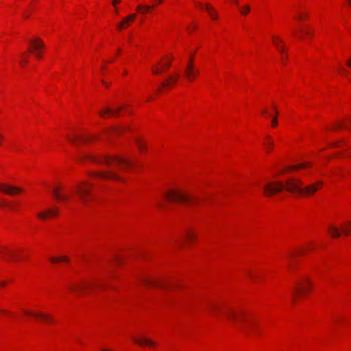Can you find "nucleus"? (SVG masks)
<instances>
[{"label": "nucleus", "instance_id": "4", "mask_svg": "<svg viewBox=\"0 0 351 351\" xmlns=\"http://www.w3.org/2000/svg\"><path fill=\"white\" fill-rule=\"evenodd\" d=\"M167 199L173 202H182L189 204H196L199 202L197 197H193L178 189H171L165 194Z\"/></svg>", "mask_w": 351, "mask_h": 351}, {"label": "nucleus", "instance_id": "58", "mask_svg": "<svg viewBox=\"0 0 351 351\" xmlns=\"http://www.w3.org/2000/svg\"><path fill=\"white\" fill-rule=\"evenodd\" d=\"M298 19H302V16H300L298 17Z\"/></svg>", "mask_w": 351, "mask_h": 351}, {"label": "nucleus", "instance_id": "45", "mask_svg": "<svg viewBox=\"0 0 351 351\" xmlns=\"http://www.w3.org/2000/svg\"><path fill=\"white\" fill-rule=\"evenodd\" d=\"M274 112H276V114H278V110H276V108L274 106Z\"/></svg>", "mask_w": 351, "mask_h": 351}, {"label": "nucleus", "instance_id": "20", "mask_svg": "<svg viewBox=\"0 0 351 351\" xmlns=\"http://www.w3.org/2000/svg\"><path fill=\"white\" fill-rule=\"evenodd\" d=\"M328 232L333 238L339 237L341 235L339 228L333 226H330Z\"/></svg>", "mask_w": 351, "mask_h": 351}, {"label": "nucleus", "instance_id": "38", "mask_svg": "<svg viewBox=\"0 0 351 351\" xmlns=\"http://www.w3.org/2000/svg\"><path fill=\"white\" fill-rule=\"evenodd\" d=\"M37 58L41 57V50L33 53Z\"/></svg>", "mask_w": 351, "mask_h": 351}, {"label": "nucleus", "instance_id": "19", "mask_svg": "<svg viewBox=\"0 0 351 351\" xmlns=\"http://www.w3.org/2000/svg\"><path fill=\"white\" fill-rule=\"evenodd\" d=\"M59 191H60L59 188H55L53 189V197L57 199H63L65 201L68 200L69 196L66 195H61V194H60Z\"/></svg>", "mask_w": 351, "mask_h": 351}, {"label": "nucleus", "instance_id": "43", "mask_svg": "<svg viewBox=\"0 0 351 351\" xmlns=\"http://www.w3.org/2000/svg\"><path fill=\"white\" fill-rule=\"evenodd\" d=\"M3 138V135L0 134V144L2 143Z\"/></svg>", "mask_w": 351, "mask_h": 351}, {"label": "nucleus", "instance_id": "60", "mask_svg": "<svg viewBox=\"0 0 351 351\" xmlns=\"http://www.w3.org/2000/svg\"><path fill=\"white\" fill-rule=\"evenodd\" d=\"M118 264H120V262L119 260L117 261Z\"/></svg>", "mask_w": 351, "mask_h": 351}, {"label": "nucleus", "instance_id": "44", "mask_svg": "<svg viewBox=\"0 0 351 351\" xmlns=\"http://www.w3.org/2000/svg\"><path fill=\"white\" fill-rule=\"evenodd\" d=\"M274 112H276V114H278V110H276V108L274 106Z\"/></svg>", "mask_w": 351, "mask_h": 351}, {"label": "nucleus", "instance_id": "49", "mask_svg": "<svg viewBox=\"0 0 351 351\" xmlns=\"http://www.w3.org/2000/svg\"><path fill=\"white\" fill-rule=\"evenodd\" d=\"M263 114H266V113H267V110H264L263 111Z\"/></svg>", "mask_w": 351, "mask_h": 351}, {"label": "nucleus", "instance_id": "2", "mask_svg": "<svg viewBox=\"0 0 351 351\" xmlns=\"http://www.w3.org/2000/svg\"><path fill=\"white\" fill-rule=\"evenodd\" d=\"M84 158L94 162L104 165L107 168L101 171L91 172L90 173V176L106 180H116L122 182H124L125 180L118 175L117 169L125 170L127 167L133 165L131 160L120 156L86 155Z\"/></svg>", "mask_w": 351, "mask_h": 351}, {"label": "nucleus", "instance_id": "31", "mask_svg": "<svg viewBox=\"0 0 351 351\" xmlns=\"http://www.w3.org/2000/svg\"><path fill=\"white\" fill-rule=\"evenodd\" d=\"M172 60H173V58L171 57L170 59L169 60V61H167V62L164 64L163 66L166 69H169L171 66V62L172 61Z\"/></svg>", "mask_w": 351, "mask_h": 351}, {"label": "nucleus", "instance_id": "35", "mask_svg": "<svg viewBox=\"0 0 351 351\" xmlns=\"http://www.w3.org/2000/svg\"><path fill=\"white\" fill-rule=\"evenodd\" d=\"M265 145L268 146V147H270V148H271L274 146L273 142L270 141L269 139L267 142H265Z\"/></svg>", "mask_w": 351, "mask_h": 351}, {"label": "nucleus", "instance_id": "25", "mask_svg": "<svg viewBox=\"0 0 351 351\" xmlns=\"http://www.w3.org/2000/svg\"><path fill=\"white\" fill-rule=\"evenodd\" d=\"M310 165H311L309 163H308V162H304V163H301L300 165H296L291 166L289 167V169L290 170H297V169H299L302 168V167H308Z\"/></svg>", "mask_w": 351, "mask_h": 351}, {"label": "nucleus", "instance_id": "23", "mask_svg": "<svg viewBox=\"0 0 351 351\" xmlns=\"http://www.w3.org/2000/svg\"><path fill=\"white\" fill-rule=\"evenodd\" d=\"M205 9L206 10H208V14L210 15V16L213 19H217V14L213 11V8L211 7V5H210L209 4H206L205 5Z\"/></svg>", "mask_w": 351, "mask_h": 351}, {"label": "nucleus", "instance_id": "50", "mask_svg": "<svg viewBox=\"0 0 351 351\" xmlns=\"http://www.w3.org/2000/svg\"><path fill=\"white\" fill-rule=\"evenodd\" d=\"M166 85H167V83H165V82H163V83L162 84V86H165Z\"/></svg>", "mask_w": 351, "mask_h": 351}, {"label": "nucleus", "instance_id": "13", "mask_svg": "<svg viewBox=\"0 0 351 351\" xmlns=\"http://www.w3.org/2000/svg\"><path fill=\"white\" fill-rule=\"evenodd\" d=\"M143 283L147 286H154V287H160L162 289H169V286L165 285V283L160 282V281H156V280H154L152 279H149V278L144 279Z\"/></svg>", "mask_w": 351, "mask_h": 351}, {"label": "nucleus", "instance_id": "29", "mask_svg": "<svg viewBox=\"0 0 351 351\" xmlns=\"http://www.w3.org/2000/svg\"><path fill=\"white\" fill-rule=\"evenodd\" d=\"M179 77H180V74L179 73H176L173 76H170L168 78L167 83H176L178 81V80L179 79Z\"/></svg>", "mask_w": 351, "mask_h": 351}, {"label": "nucleus", "instance_id": "56", "mask_svg": "<svg viewBox=\"0 0 351 351\" xmlns=\"http://www.w3.org/2000/svg\"><path fill=\"white\" fill-rule=\"evenodd\" d=\"M4 254V252L2 250H0V254Z\"/></svg>", "mask_w": 351, "mask_h": 351}, {"label": "nucleus", "instance_id": "15", "mask_svg": "<svg viewBox=\"0 0 351 351\" xmlns=\"http://www.w3.org/2000/svg\"><path fill=\"white\" fill-rule=\"evenodd\" d=\"M67 139L71 143L77 145L78 142L82 141L83 143H86L89 141H90V137H86V136H67Z\"/></svg>", "mask_w": 351, "mask_h": 351}, {"label": "nucleus", "instance_id": "55", "mask_svg": "<svg viewBox=\"0 0 351 351\" xmlns=\"http://www.w3.org/2000/svg\"><path fill=\"white\" fill-rule=\"evenodd\" d=\"M8 254H10L11 256H13V254L11 252H8Z\"/></svg>", "mask_w": 351, "mask_h": 351}, {"label": "nucleus", "instance_id": "27", "mask_svg": "<svg viewBox=\"0 0 351 351\" xmlns=\"http://www.w3.org/2000/svg\"><path fill=\"white\" fill-rule=\"evenodd\" d=\"M125 129L122 128H113L109 132H107V135L109 134H121Z\"/></svg>", "mask_w": 351, "mask_h": 351}, {"label": "nucleus", "instance_id": "18", "mask_svg": "<svg viewBox=\"0 0 351 351\" xmlns=\"http://www.w3.org/2000/svg\"><path fill=\"white\" fill-rule=\"evenodd\" d=\"M341 232L346 236L351 234V222H346L341 226Z\"/></svg>", "mask_w": 351, "mask_h": 351}, {"label": "nucleus", "instance_id": "21", "mask_svg": "<svg viewBox=\"0 0 351 351\" xmlns=\"http://www.w3.org/2000/svg\"><path fill=\"white\" fill-rule=\"evenodd\" d=\"M136 14H131L128 16H127L126 17L123 18V20L121 21L122 23H123V24L125 25H128L130 24V23L134 21L136 19Z\"/></svg>", "mask_w": 351, "mask_h": 351}, {"label": "nucleus", "instance_id": "30", "mask_svg": "<svg viewBox=\"0 0 351 351\" xmlns=\"http://www.w3.org/2000/svg\"><path fill=\"white\" fill-rule=\"evenodd\" d=\"M195 234L191 232H187L185 235V239L188 241H192L195 239Z\"/></svg>", "mask_w": 351, "mask_h": 351}, {"label": "nucleus", "instance_id": "7", "mask_svg": "<svg viewBox=\"0 0 351 351\" xmlns=\"http://www.w3.org/2000/svg\"><path fill=\"white\" fill-rule=\"evenodd\" d=\"M97 285L95 283H88L85 282H77L69 286V289L76 293L77 295H80L84 293L87 289L90 288L92 287L96 286Z\"/></svg>", "mask_w": 351, "mask_h": 351}, {"label": "nucleus", "instance_id": "16", "mask_svg": "<svg viewBox=\"0 0 351 351\" xmlns=\"http://www.w3.org/2000/svg\"><path fill=\"white\" fill-rule=\"evenodd\" d=\"M24 313L25 314H27V315H32V316H34L36 317H39V318L43 319L44 320L49 322H53V319L51 317H49L47 315H45L43 313H32V312H30L29 311H27V310H24Z\"/></svg>", "mask_w": 351, "mask_h": 351}, {"label": "nucleus", "instance_id": "42", "mask_svg": "<svg viewBox=\"0 0 351 351\" xmlns=\"http://www.w3.org/2000/svg\"><path fill=\"white\" fill-rule=\"evenodd\" d=\"M313 34H314V32H309L308 31H306V32H305V34H306V35H308V34L313 35Z\"/></svg>", "mask_w": 351, "mask_h": 351}, {"label": "nucleus", "instance_id": "26", "mask_svg": "<svg viewBox=\"0 0 351 351\" xmlns=\"http://www.w3.org/2000/svg\"><path fill=\"white\" fill-rule=\"evenodd\" d=\"M50 261L53 263H56L58 261H64V262H68L69 261V258L66 257V256H61V257H59V258H56V257H52V258H50Z\"/></svg>", "mask_w": 351, "mask_h": 351}, {"label": "nucleus", "instance_id": "51", "mask_svg": "<svg viewBox=\"0 0 351 351\" xmlns=\"http://www.w3.org/2000/svg\"><path fill=\"white\" fill-rule=\"evenodd\" d=\"M5 285V282H0V286H4Z\"/></svg>", "mask_w": 351, "mask_h": 351}, {"label": "nucleus", "instance_id": "32", "mask_svg": "<svg viewBox=\"0 0 351 351\" xmlns=\"http://www.w3.org/2000/svg\"><path fill=\"white\" fill-rule=\"evenodd\" d=\"M337 126L338 127H340V128H343L344 129H349V126L347 125L346 123H342V122H339L337 123Z\"/></svg>", "mask_w": 351, "mask_h": 351}, {"label": "nucleus", "instance_id": "24", "mask_svg": "<svg viewBox=\"0 0 351 351\" xmlns=\"http://www.w3.org/2000/svg\"><path fill=\"white\" fill-rule=\"evenodd\" d=\"M282 40L277 38V37H274V45H276V48L280 51V52L282 53L283 51H284V47L283 46H280L279 45L278 43H282Z\"/></svg>", "mask_w": 351, "mask_h": 351}, {"label": "nucleus", "instance_id": "37", "mask_svg": "<svg viewBox=\"0 0 351 351\" xmlns=\"http://www.w3.org/2000/svg\"><path fill=\"white\" fill-rule=\"evenodd\" d=\"M199 70L194 67L193 79L199 75Z\"/></svg>", "mask_w": 351, "mask_h": 351}, {"label": "nucleus", "instance_id": "11", "mask_svg": "<svg viewBox=\"0 0 351 351\" xmlns=\"http://www.w3.org/2000/svg\"><path fill=\"white\" fill-rule=\"evenodd\" d=\"M58 214V209L54 208L53 209H47L45 213H38L37 215L41 219H46L48 217H56Z\"/></svg>", "mask_w": 351, "mask_h": 351}, {"label": "nucleus", "instance_id": "28", "mask_svg": "<svg viewBox=\"0 0 351 351\" xmlns=\"http://www.w3.org/2000/svg\"><path fill=\"white\" fill-rule=\"evenodd\" d=\"M240 12L243 15H247L250 11V7L248 5H245L243 7H239Z\"/></svg>", "mask_w": 351, "mask_h": 351}, {"label": "nucleus", "instance_id": "3", "mask_svg": "<svg viewBox=\"0 0 351 351\" xmlns=\"http://www.w3.org/2000/svg\"><path fill=\"white\" fill-rule=\"evenodd\" d=\"M322 181H317L311 184L304 186L303 183L298 179L290 178L285 183L282 182H275L264 186V194L266 196H271L275 193L282 191L283 189L295 193L308 197L315 193L319 188L322 186Z\"/></svg>", "mask_w": 351, "mask_h": 351}, {"label": "nucleus", "instance_id": "52", "mask_svg": "<svg viewBox=\"0 0 351 351\" xmlns=\"http://www.w3.org/2000/svg\"><path fill=\"white\" fill-rule=\"evenodd\" d=\"M101 351H110V350H109L108 349H102Z\"/></svg>", "mask_w": 351, "mask_h": 351}, {"label": "nucleus", "instance_id": "10", "mask_svg": "<svg viewBox=\"0 0 351 351\" xmlns=\"http://www.w3.org/2000/svg\"><path fill=\"white\" fill-rule=\"evenodd\" d=\"M194 67L193 63L188 62L184 70V77L189 82L193 80Z\"/></svg>", "mask_w": 351, "mask_h": 351}, {"label": "nucleus", "instance_id": "34", "mask_svg": "<svg viewBox=\"0 0 351 351\" xmlns=\"http://www.w3.org/2000/svg\"><path fill=\"white\" fill-rule=\"evenodd\" d=\"M124 27H125V25L121 21L117 25V29L119 30H121Z\"/></svg>", "mask_w": 351, "mask_h": 351}, {"label": "nucleus", "instance_id": "22", "mask_svg": "<svg viewBox=\"0 0 351 351\" xmlns=\"http://www.w3.org/2000/svg\"><path fill=\"white\" fill-rule=\"evenodd\" d=\"M160 62H158L157 64L152 67V71L154 75H158L163 72V69L160 67Z\"/></svg>", "mask_w": 351, "mask_h": 351}, {"label": "nucleus", "instance_id": "57", "mask_svg": "<svg viewBox=\"0 0 351 351\" xmlns=\"http://www.w3.org/2000/svg\"><path fill=\"white\" fill-rule=\"evenodd\" d=\"M0 313H5V311H3V310H0Z\"/></svg>", "mask_w": 351, "mask_h": 351}, {"label": "nucleus", "instance_id": "33", "mask_svg": "<svg viewBox=\"0 0 351 351\" xmlns=\"http://www.w3.org/2000/svg\"><path fill=\"white\" fill-rule=\"evenodd\" d=\"M136 143H137L138 149L141 151H143V149H144V145L140 141H136Z\"/></svg>", "mask_w": 351, "mask_h": 351}, {"label": "nucleus", "instance_id": "40", "mask_svg": "<svg viewBox=\"0 0 351 351\" xmlns=\"http://www.w3.org/2000/svg\"><path fill=\"white\" fill-rule=\"evenodd\" d=\"M347 65L350 67H351V58H349L347 61Z\"/></svg>", "mask_w": 351, "mask_h": 351}, {"label": "nucleus", "instance_id": "39", "mask_svg": "<svg viewBox=\"0 0 351 351\" xmlns=\"http://www.w3.org/2000/svg\"><path fill=\"white\" fill-rule=\"evenodd\" d=\"M121 0H112V3L114 7H116L117 4L120 3Z\"/></svg>", "mask_w": 351, "mask_h": 351}, {"label": "nucleus", "instance_id": "5", "mask_svg": "<svg viewBox=\"0 0 351 351\" xmlns=\"http://www.w3.org/2000/svg\"><path fill=\"white\" fill-rule=\"evenodd\" d=\"M311 282L310 280L306 277L302 278L295 283V289L293 293V299L295 300L296 296L306 294L310 290Z\"/></svg>", "mask_w": 351, "mask_h": 351}, {"label": "nucleus", "instance_id": "62", "mask_svg": "<svg viewBox=\"0 0 351 351\" xmlns=\"http://www.w3.org/2000/svg\"><path fill=\"white\" fill-rule=\"evenodd\" d=\"M348 121L350 122V123H351V120H348Z\"/></svg>", "mask_w": 351, "mask_h": 351}, {"label": "nucleus", "instance_id": "53", "mask_svg": "<svg viewBox=\"0 0 351 351\" xmlns=\"http://www.w3.org/2000/svg\"><path fill=\"white\" fill-rule=\"evenodd\" d=\"M115 8V12L117 14L118 13V10L117 8V7H114Z\"/></svg>", "mask_w": 351, "mask_h": 351}, {"label": "nucleus", "instance_id": "6", "mask_svg": "<svg viewBox=\"0 0 351 351\" xmlns=\"http://www.w3.org/2000/svg\"><path fill=\"white\" fill-rule=\"evenodd\" d=\"M90 191L91 186L88 182H83L77 186V193L84 205H88V202L92 199Z\"/></svg>", "mask_w": 351, "mask_h": 351}, {"label": "nucleus", "instance_id": "48", "mask_svg": "<svg viewBox=\"0 0 351 351\" xmlns=\"http://www.w3.org/2000/svg\"><path fill=\"white\" fill-rule=\"evenodd\" d=\"M25 63L27 62V60L25 58H23V60Z\"/></svg>", "mask_w": 351, "mask_h": 351}, {"label": "nucleus", "instance_id": "36", "mask_svg": "<svg viewBox=\"0 0 351 351\" xmlns=\"http://www.w3.org/2000/svg\"><path fill=\"white\" fill-rule=\"evenodd\" d=\"M277 124H278V120H277V118H276V117H275V118H274V119H272L271 125H272V126L275 127V126H276V125H277Z\"/></svg>", "mask_w": 351, "mask_h": 351}, {"label": "nucleus", "instance_id": "47", "mask_svg": "<svg viewBox=\"0 0 351 351\" xmlns=\"http://www.w3.org/2000/svg\"><path fill=\"white\" fill-rule=\"evenodd\" d=\"M232 1H233L235 4H238V0H232Z\"/></svg>", "mask_w": 351, "mask_h": 351}, {"label": "nucleus", "instance_id": "9", "mask_svg": "<svg viewBox=\"0 0 351 351\" xmlns=\"http://www.w3.org/2000/svg\"><path fill=\"white\" fill-rule=\"evenodd\" d=\"M30 45L32 48L29 49V51L32 53H34L36 51H38L44 48L45 45L41 39L36 38L30 40Z\"/></svg>", "mask_w": 351, "mask_h": 351}, {"label": "nucleus", "instance_id": "1", "mask_svg": "<svg viewBox=\"0 0 351 351\" xmlns=\"http://www.w3.org/2000/svg\"><path fill=\"white\" fill-rule=\"evenodd\" d=\"M208 309L215 315H218V310L221 309L233 325L247 335L259 333L255 319L250 313L243 309L235 310L230 307L221 306L217 304H209Z\"/></svg>", "mask_w": 351, "mask_h": 351}, {"label": "nucleus", "instance_id": "41", "mask_svg": "<svg viewBox=\"0 0 351 351\" xmlns=\"http://www.w3.org/2000/svg\"><path fill=\"white\" fill-rule=\"evenodd\" d=\"M247 275L250 278H254L253 274L250 271H248Z\"/></svg>", "mask_w": 351, "mask_h": 351}, {"label": "nucleus", "instance_id": "12", "mask_svg": "<svg viewBox=\"0 0 351 351\" xmlns=\"http://www.w3.org/2000/svg\"><path fill=\"white\" fill-rule=\"evenodd\" d=\"M122 108V107L119 106L117 107L114 110H113L112 108L106 107L104 110H101L99 112V116H101V117H106L107 115L110 114L116 115L121 110Z\"/></svg>", "mask_w": 351, "mask_h": 351}, {"label": "nucleus", "instance_id": "14", "mask_svg": "<svg viewBox=\"0 0 351 351\" xmlns=\"http://www.w3.org/2000/svg\"><path fill=\"white\" fill-rule=\"evenodd\" d=\"M132 340L138 345L141 346H144L145 345H149L150 346H154L156 345V343L152 340V339H147V338H145V337H142V338H136V337H132Z\"/></svg>", "mask_w": 351, "mask_h": 351}, {"label": "nucleus", "instance_id": "61", "mask_svg": "<svg viewBox=\"0 0 351 351\" xmlns=\"http://www.w3.org/2000/svg\"><path fill=\"white\" fill-rule=\"evenodd\" d=\"M3 204L2 203H0V206H2Z\"/></svg>", "mask_w": 351, "mask_h": 351}, {"label": "nucleus", "instance_id": "8", "mask_svg": "<svg viewBox=\"0 0 351 351\" xmlns=\"http://www.w3.org/2000/svg\"><path fill=\"white\" fill-rule=\"evenodd\" d=\"M0 191L13 196L23 191V189L20 186H13L6 183H0Z\"/></svg>", "mask_w": 351, "mask_h": 351}, {"label": "nucleus", "instance_id": "54", "mask_svg": "<svg viewBox=\"0 0 351 351\" xmlns=\"http://www.w3.org/2000/svg\"><path fill=\"white\" fill-rule=\"evenodd\" d=\"M188 62H192V63H193L192 58H191V60H189Z\"/></svg>", "mask_w": 351, "mask_h": 351}, {"label": "nucleus", "instance_id": "59", "mask_svg": "<svg viewBox=\"0 0 351 351\" xmlns=\"http://www.w3.org/2000/svg\"><path fill=\"white\" fill-rule=\"evenodd\" d=\"M350 4H351V0H348Z\"/></svg>", "mask_w": 351, "mask_h": 351}, {"label": "nucleus", "instance_id": "17", "mask_svg": "<svg viewBox=\"0 0 351 351\" xmlns=\"http://www.w3.org/2000/svg\"><path fill=\"white\" fill-rule=\"evenodd\" d=\"M154 8V5H149L147 4H139L136 7V10L142 14H145L151 11Z\"/></svg>", "mask_w": 351, "mask_h": 351}, {"label": "nucleus", "instance_id": "46", "mask_svg": "<svg viewBox=\"0 0 351 351\" xmlns=\"http://www.w3.org/2000/svg\"><path fill=\"white\" fill-rule=\"evenodd\" d=\"M158 3H161L162 0H155Z\"/></svg>", "mask_w": 351, "mask_h": 351}]
</instances>
